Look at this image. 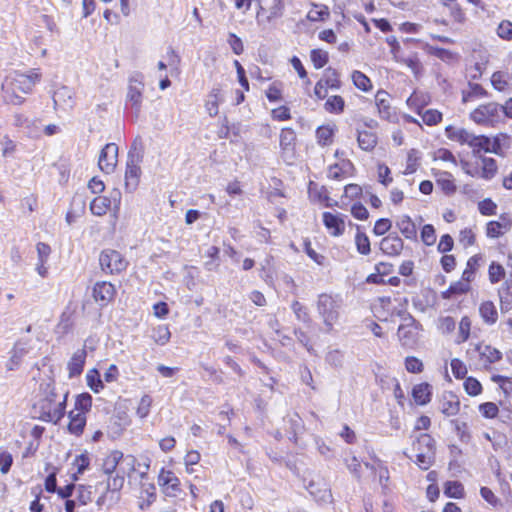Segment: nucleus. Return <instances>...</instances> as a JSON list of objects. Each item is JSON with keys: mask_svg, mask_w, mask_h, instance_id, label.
I'll list each match as a JSON object with an SVG mask.
<instances>
[{"mask_svg": "<svg viewBox=\"0 0 512 512\" xmlns=\"http://www.w3.org/2000/svg\"><path fill=\"white\" fill-rule=\"evenodd\" d=\"M53 101L56 109L72 110L75 106L74 92L66 86L60 87L55 91Z\"/></svg>", "mask_w": 512, "mask_h": 512, "instance_id": "23", "label": "nucleus"}, {"mask_svg": "<svg viewBox=\"0 0 512 512\" xmlns=\"http://www.w3.org/2000/svg\"><path fill=\"white\" fill-rule=\"evenodd\" d=\"M511 228V216L507 213H503L499 216V220L489 221L486 224L485 233L488 238L495 239L505 235Z\"/></svg>", "mask_w": 512, "mask_h": 512, "instance_id": "16", "label": "nucleus"}, {"mask_svg": "<svg viewBox=\"0 0 512 512\" xmlns=\"http://www.w3.org/2000/svg\"><path fill=\"white\" fill-rule=\"evenodd\" d=\"M158 483L169 496H175L180 491V480L170 470L162 469L160 471Z\"/></svg>", "mask_w": 512, "mask_h": 512, "instance_id": "22", "label": "nucleus"}, {"mask_svg": "<svg viewBox=\"0 0 512 512\" xmlns=\"http://www.w3.org/2000/svg\"><path fill=\"white\" fill-rule=\"evenodd\" d=\"M41 71L38 68L29 70L27 73L14 71L9 74L2 83L4 100L13 105H21L24 98L18 92L29 94L36 83L41 80Z\"/></svg>", "mask_w": 512, "mask_h": 512, "instance_id": "1", "label": "nucleus"}, {"mask_svg": "<svg viewBox=\"0 0 512 512\" xmlns=\"http://www.w3.org/2000/svg\"><path fill=\"white\" fill-rule=\"evenodd\" d=\"M335 134L334 127L330 125L320 126L316 130L317 142L321 146H328L332 144Z\"/></svg>", "mask_w": 512, "mask_h": 512, "instance_id": "49", "label": "nucleus"}, {"mask_svg": "<svg viewBox=\"0 0 512 512\" xmlns=\"http://www.w3.org/2000/svg\"><path fill=\"white\" fill-rule=\"evenodd\" d=\"M506 276V270L498 262H491L488 268V278L491 284H497L502 281Z\"/></svg>", "mask_w": 512, "mask_h": 512, "instance_id": "54", "label": "nucleus"}, {"mask_svg": "<svg viewBox=\"0 0 512 512\" xmlns=\"http://www.w3.org/2000/svg\"><path fill=\"white\" fill-rule=\"evenodd\" d=\"M99 264L105 274L118 275L128 268V260L117 250L104 249L99 255Z\"/></svg>", "mask_w": 512, "mask_h": 512, "instance_id": "9", "label": "nucleus"}, {"mask_svg": "<svg viewBox=\"0 0 512 512\" xmlns=\"http://www.w3.org/2000/svg\"><path fill=\"white\" fill-rule=\"evenodd\" d=\"M445 135L451 141L469 146L474 155L487 153L489 137L486 135H476L465 128L452 125L445 128Z\"/></svg>", "mask_w": 512, "mask_h": 512, "instance_id": "4", "label": "nucleus"}, {"mask_svg": "<svg viewBox=\"0 0 512 512\" xmlns=\"http://www.w3.org/2000/svg\"><path fill=\"white\" fill-rule=\"evenodd\" d=\"M144 83L141 79L131 78L129 81L126 108L131 109L136 116L139 115L143 101Z\"/></svg>", "mask_w": 512, "mask_h": 512, "instance_id": "13", "label": "nucleus"}, {"mask_svg": "<svg viewBox=\"0 0 512 512\" xmlns=\"http://www.w3.org/2000/svg\"><path fill=\"white\" fill-rule=\"evenodd\" d=\"M28 349L26 348L25 343L16 342L13 348L10 351L9 360L6 363L7 371H15L19 369L23 358L27 355Z\"/></svg>", "mask_w": 512, "mask_h": 512, "instance_id": "27", "label": "nucleus"}, {"mask_svg": "<svg viewBox=\"0 0 512 512\" xmlns=\"http://www.w3.org/2000/svg\"><path fill=\"white\" fill-rule=\"evenodd\" d=\"M142 160L143 152L136 146V143H134L128 152L125 170V190L128 193L135 192L139 186L142 174L140 167Z\"/></svg>", "mask_w": 512, "mask_h": 512, "instance_id": "5", "label": "nucleus"}, {"mask_svg": "<svg viewBox=\"0 0 512 512\" xmlns=\"http://www.w3.org/2000/svg\"><path fill=\"white\" fill-rule=\"evenodd\" d=\"M375 103L380 118L390 122H395L397 120L396 112L390 105L389 94L386 91H378L376 93Z\"/></svg>", "mask_w": 512, "mask_h": 512, "instance_id": "21", "label": "nucleus"}, {"mask_svg": "<svg viewBox=\"0 0 512 512\" xmlns=\"http://www.w3.org/2000/svg\"><path fill=\"white\" fill-rule=\"evenodd\" d=\"M479 314L483 322L487 325H494L498 320L497 308L490 300L484 301L480 304Z\"/></svg>", "mask_w": 512, "mask_h": 512, "instance_id": "34", "label": "nucleus"}, {"mask_svg": "<svg viewBox=\"0 0 512 512\" xmlns=\"http://www.w3.org/2000/svg\"><path fill=\"white\" fill-rule=\"evenodd\" d=\"M379 248L386 256L398 257L404 249V241L397 232H392L381 239Z\"/></svg>", "mask_w": 512, "mask_h": 512, "instance_id": "17", "label": "nucleus"}, {"mask_svg": "<svg viewBox=\"0 0 512 512\" xmlns=\"http://www.w3.org/2000/svg\"><path fill=\"white\" fill-rule=\"evenodd\" d=\"M395 227L402 236L410 241H417L418 230L414 221L408 215H400L395 219Z\"/></svg>", "mask_w": 512, "mask_h": 512, "instance_id": "24", "label": "nucleus"}, {"mask_svg": "<svg viewBox=\"0 0 512 512\" xmlns=\"http://www.w3.org/2000/svg\"><path fill=\"white\" fill-rule=\"evenodd\" d=\"M137 464V459L133 455L124 456L121 451L113 450L103 459L102 470L105 474L112 475L119 466V472L130 476Z\"/></svg>", "mask_w": 512, "mask_h": 512, "instance_id": "6", "label": "nucleus"}, {"mask_svg": "<svg viewBox=\"0 0 512 512\" xmlns=\"http://www.w3.org/2000/svg\"><path fill=\"white\" fill-rule=\"evenodd\" d=\"M412 397L418 405H426L432 398V386L429 383H420L413 387Z\"/></svg>", "mask_w": 512, "mask_h": 512, "instance_id": "32", "label": "nucleus"}, {"mask_svg": "<svg viewBox=\"0 0 512 512\" xmlns=\"http://www.w3.org/2000/svg\"><path fill=\"white\" fill-rule=\"evenodd\" d=\"M344 153L336 150L335 157L338 160L327 167V177L331 180L342 181L346 178L353 177L356 168L351 160L343 157Z\"/></svg>", "mask_w": 512, "mask_h": 512, "instance_id": "11", "label": "nucleus"}, {"mask_svg": "<svg viewBox=\"0 0 512 512\" xmlns=\"http://www.w3.org/2000/svg\"><path fill=\"white\" fill-rule=\"evenodd\" d=\"M491 380L498 384L506 396H512V377L493 375Z\"/></svg>", "mask_w": 512, "mask_h": 512, "instance_id": "62", "label": "nucleus"}, {"mask_svg": "<svg viewBox=\"0 0 512 512\" xmlns=\"http://www.w3.org/2000/svg\"><path fill=\"white\" fill-rule=\"evenodd\" d=\"M365 466L379 477V482L382 487H387L390 478L389 470L381 460L377 459L374 464L366 463Z\"/></svg>", "mask_w": 512, "mask_h": 512, "instance_id": "44", "label": "nucleus"}, {"mask_svg": "<svg viewBox=\"0 0 512 512\" xmlns=\"http://www.w3.org/2000/svg\"><path fill=\"white\" fill-rule=\"evenodd\" d=\"M430 101L431 97L428 93L423 91H414L407 99L406 104L411 110L417 114H421L423 108L427 106Z\"/></svg>", "mask_w": 512, "mask_h": 512, "instance_id": "30", "label": "nucleus"}, {"mask_svg": "<svg viewBox=\"0 0 512 512\" xmlns=\"http://www.w3.org/2000/svg\"><path fill=\"white\" fill-rule=\"evenodd\" d=\"M317 312L322 319L324 331L331 333L338 324L342 308V299L337 295L320 294L316 303Z\"/></svg>", "mask_w": 512, "mask_h": 512, "instance_id": "3", "label": "nucleus"}, {"mask_svg": "<svg viewBox=\"0 0 512 512\" xmlns=\"http://www.w3.org/2000/svg\"><path fill=\"white\" fill-rule=\"evenodd\" d=\"M222 90L219 87H214L208 93L205 101V109L209 116L215 117L219 113V105L223 102Z\"/></svg>", "mask_w": 512, "mask_h": 512, "instance_id": "28", "label": "nucleus"}, {"mask_svg": "<svg viewBox=\"0 0 512 512\" xmlns=\"http://www.w3.org/2000/svg\"><path fill=\"white\" fill-rule=\"evenodd\" d=\"M487 95L485 89L477 83H469V89L462 92V103H468L477 98H482Z\"/></svg>", "mask_w": 512, "mask_h": 512, "instance_id": "48", "label": "nucleus"}, {"mask_svg": "<svg viewBox=\"0 0 512 512\" xmlns=\"http://www.w3.org/2000/svg\"><path fill=\"white\" fill-rule=\"evenodd\" d=\"M500 305L502 311H508L512 308V282H505L498 290Z\"/></svg>", "mask_w": 512, "mask_h": 512, "instance_id": "43", "label": "nucleus"}, {"mask_svg": "<svg viewBox=\"0 0 512 512\" xmlns=\"http://www.w3.org/2000/svg\"><path fill=\"white\" fill-rule=\"evenodd\" d=\"M501 105L496 102H488L479 105L470 112L469 118L477 125L494 127L502 122Z\"/></svg>", "mask_w": 512, "mask_h": 512, "instance_id": "7", "label": "nucleus"}, {"mask_svg": "<svg viewBox=\"0 0 512 512\" xmlns=\"http://www.w3.org/2000/svg\"><path fill=\"white\" fill-rule=\"evenodd\" d=\"M310 58L313 66L316 69H321L328 63L329 54L322 49H313L310 53Z\"/></svg>", "mask_w": 512, "mask_h": 512, "instance_id": "59", "label": "nucleus"}, {"mask_svg": "<svg viewBox=\"0 0 512 512\" xmlns=\"http://www.w3.org/2000/svg\"><path fill=\"white\" fill-rule=\"evenodd\" d=\"M151 337L156 344L163 346L170 341L171 332L168 326L158 325L157 327L153 328Z\"/></svg>", "mask_w": 512, "mask_h": 512, "instance_id": "53", "label": "nucleus"}, {"mask_svg": "<svg viewBox=\"0 0 512 512\" xmlns=\"http://www.w3.org/2000/svg\"><path fill=\"white\" fill-rule=\"evenodd\" d=\"M427 126H436L442 121V113L437 109H428L419 114Z\"/></svg>", "mask_w": 512, "mask_h": 512, "instance_id": "57", "label": "nucleus"}, {"mask_svg": "<svg viewBox=\"0 0 512 512\" xmlns=\"http://www.w3.org/2000/svg\"><path fill=\"white\" fill-rule=\"evenodd\" d=\"M433 176L435 178L436 185L441 191L447 195H453L457 190L455 179L450 172L447 171H434Z\"/></svg>", "mask_w": 512, "mask_h": 512, "instance_id": "25", "label": "nucleus"}, {"mask_svg": "<svg viewBox=\"0 0 512 512\" xmlns=\"http://www.w3.org/2000/svg\"><path fill=\"white\" fill-rule=\"evenodd\" d=\"M283 83L281 81L272 82L265 92L270 102H278L282 100Z\"/></svg>", "mask_w": 512, "mask_h": 512, "instance_id": "60", "label": "nucleus"}, {"mask_svg": "<svg viewBox=\"0 0 512 512\" xmlns=\"http://www.w3.org/2000/svg\"><path fill=\"white\" fill-rule=\"evenodd\" d=\"M90 463L91 457L88 451H84L74 458L72 462V466L76 470L73 474L74 480H77L78 475H82L90 467Z\"/></svg>", "mask_w": 512, "mask_h": 512, "instance_id": "40", "label": "nucleus"}, {"mask_svg": "<svg viewBox=\"0 0 512 512\" xmlns=\"http://www.w3.org/2000/svg\"><path fill=\"white\" fill-rule=\"evenodd\" d=\"M141 502L139 503V508L141 510H145L150 507V505L156 499V487L152 483H143L141 486L140 493Z\"/></svg>", "mask_w": 512, "mask_h": 512, "instance_id": "36", "label": "nucleus"}, {"mask_svg": "<svg viewBox=\"0 0 512 512\" xmlns=\"http://www.w3.org/2000/svg\"><path fill=\"white\" fill-rule=\"evenodd\" d=\"M421 153L417 149H410L407 152L406 166L403 171L404 175H410L415 173L421 164Z\"/></svg>", "mask_w": 512, "mask_h": 512, "instance_id": "41", "label": "nucleus"}, {"mask_svg": "<svg viewBox=\"0 0 512 512\" xmlns=\"http://www.w3.org/2000/svg\"><path fill=\"white\" fill-rule=\"evenodd\" d=\"M471 320L468 316H463L459 322L458 333L455 339L456 344H462L466 342L470 337L471 331Z\"/></svg>", "mask_w": 512, "mask_h": 512, "instance_id": "51", "label": "nucleus"}, {"mask_svg": "<svg viewBox=\"0 0 512 512\" xmlns=\"http://www.w3.org/2000/svg\"><path fill=\"white\" fill-rule=\"evenodd\" d=\"M117 294L116 287L108 281L96 282L93 286L92 295L96 302L101 306H107L111 303Z\"/></svg>", "mask_w": 512, "mask_h": 512, "instance_id": "15", "label": "nucleus"}, {"mask_svg": "<svg viewBox=\"0 0 512 512\" xmlns=\"http://www.w3.org/2000/svg\"><path fill=\"white\" fill-rule=\"evenodd\" d=\"M481 169H479V176L485 180H491L497 173L498 167L496 160L491 157H481Z\"/></svg>", "mask_w": 512, "mask_h": 512, "instance_id": "39", "label": "nucleus"}, {"mask_svg": "<svg viewBox=\"0 0 512 512\" xmlns=\"http://www.w3.org/2000/svg\"><path fill=\"white\" fill-rule=\"evenodd\" d=\"M111 200L106 196H98L93 199L90 204L92 214L96 216H103L110 209Z\"/></svg>", "mask_w": 512, "mask_h": 512, "instance_id": "46", "label": "nucleus"}, {"mask_svg": "<svg viewBox=\"0 0 512 512\" xmlns=\"http://www.w3.org/2000/svg\"><path fill=\"white\" fill-rule=\"evenodd\" d=\"M330 17L329 8L323 4H313L306 18L311 22H324Z\"/></svg>", "mask_w": 512, "mask_h": 512, "instance_id": "38", "label": "nucleus"}, {"mask_svg": "<svg viewBox=\"0 0 512 512\" xmlns=\"http://www.w3.org/2000/svg\"><path fill=\"white\" fill-rule=\"evenodd\" d=\"M475 350L478 352L480 365L486 370L490 369L492 364L502 359V353L491 345L479 343L476 345Z\"/></svg>", "mask_w": 512, "mask_h": 512, "instance_id": "18", "label": "nucleus"}, {"mask_svg": "<svg viewBox=\"0 0 512 512\" xmlns=\"http://www.w3.org/2000/svg\"><path fill=\"white\" fill-rule=\"evenodd\" d=\"M309 196L313 201L324 204L326 207H333L337 204L331 200L329 193L324 186H318L317 184L310 183Z\"/></svg>", "mask_w": 512, "mask_h": 512, "instance_id": "31", "label": "nucleus"}, {"mask_svg": "<svg viewBox=\"0 0 512 512\" xmlns=\"http://www.w3.org/2000/svg\"><path fill=\"white\" fill-rule=\"evenodd\" d=\"M444 494L449 498L462 499L465 496L464 486L459 481H447L444 485Z\"/></svg>", "mask_w": 512, "mask_h": 512, "instance_id": "50", "label": "nucleus"}, {"mask_svg": "<svg viewBox=\"0 0 512 512\" xmlns=\"http://www.w3.org/2000/svg\"><path fill=\"white\" fill-rule=\"evenodd\" d=\"M357 141L362 150L371 151L377 145L378 137L372 131L362 130L358 132Z\"/></svg>", "mask_w": 512, "mask_h": 512, "instance_id": "37", "label": "nucleus"}, {"mask_svg": "<svg viewBox=\"0 0 512 512\" xmlns=\"http://www.w3.org/2000/svg\"><path fill=\"white\" fill-rule=\"evenodd\" d=\"M297 136L292 128H283L280 132L281 155L285 160H292L295 157Z\"/></svg>", "mask_w": 512, "mask_h": 512, "instance_id": "20", "label": "nucleus"}, {"mask_svg": "<svg viewBox=\"0 0 512 512\" xmlns=\"http://www.w3.org/2000/svg\"><path fill=\"white\" fill-rule=\"evenodd\" d=\"M509 140V137L505 134H498L493 138L489 137V144H488V152H492L495 154H501L503 146L506 145L507 141Z\"/></svg>", "mask_w": 512, "mask_h": 512, "instance_id": "56", "label": "nucleus"}, {"mask_svg": "<svg viewBox=\"0 0 512 512\" xmlns=\"http://www.w3.org/2000/svg\"><path fill=\"white\" fill-rule=\"evenodd\" d=\"M324 109L330 114L340 115L345 109V100L340 95H332L324 103Z\"/></svg>", "mask_w": 512, "mask_h": 512, "instance_id": "42", "label": "nucleus"}, {"mask_svg": "<svg viewBox=\"0 0 512 512\" xmlns=\"http://www.w3.org/2000/svg\"><path fill=\"white\" fill-rule=\"evenodd\" d=\"M92 407V396L85 392L77 396L75 401V409L77 410V413H86L90 411Z\"/></svg>", "mask_w": 512, "mask_h": 512, "instance_id": "58", "label": "nucleus"}, {"mask_svg": "<svg viewBox=\"0 0 512 512\" xmlns=\"http://www.w3.org/2000/svg\"><path fill=\"white\" fill-rule=\"evenodd\" d=\"M347 216L339 212H324L323 224L330 235L340 236L345 232Z\"/></svg>", "mask_w": 512, "mask_h": 512, "instance_id": "19", "label": "nucleus"}, {"mask_svg": "<svg viewBox=\"0 0 512 512\" xmlns=\"http://www.w3.org/2000/svg\"><path fill=\"white\" fill-rule=\"evenodd\" d=\"M440 410L447 417L455 416L460 411V400L456 395L446 393L440 400Z\"/></svg>", "mask_w": 512, "mask_h": 512, "instance_id": "29", "label": "nucleus"}, {"mask_svg": "<svg viewBox=\"0 0 512 512\" xmlns=\"http://www.w3.org/2000/svg\"><path fill=\"white\" fill-rule=\"evenodd\" d=\"M425 446V451H417L415 463L422 470L429 469L435 461V440L427 433L421 434L414 443L415 450H421Z\"/></svg>", "mask_w": 512, "mask_h": 512, "instance_id": "10", "label": "nucleus"}, {"mask_svg": "<svg viewBox=\"0 0 512 512\" xmlns=\"http://www.w3.org/2000/svg\"><path fill=\"white\" fill-rule=\"evenodd\" d=\"M152 403H153V399L150 395L145 394L144 396H142V398L139 401V404H138V407L136 410V414L141 419L146 418L150 413Z\"/></svg>", "mask_w": 512, "mask_h": 512, "instance_id": "64", "label": "nucleus"}, {"mask_svg": "<svg viewBox=\"0 0 512 512\" xmlns=\"http://www.w3.org/2000/svg\"><path fill=\"white\" fill-rule=\"evenodd\" d=\"M388 44L391 47V54L396 62L407 66L415 77H419L423 74L424 69L418 53H408L395 39L388 40Z\"/></svg>", "mask_w": 512, "mask_h": 512, "instance_id": "8", "label": "nucleus"}, {"mask_svg": "<svg viewBox=\"0 0 512 512\" xmlns=\"http://www.w3.org/2000/svg\"><path fill=\"white\" fill-rule=\"evenodd\" d=\"M329 89L337 90L341 87L340 74L332 67L325 69L320 79Z\"/></svg>", "mask_w": 512, "mask_h": 512, "instance_id": "45", "label": "nucleus"}, {"mask_svg": "<svg viewBox=\"0 0 512 512\" xmlns=\"http://www.w3.org/2000/svg\"><path fill=\"white\" fill-rule=\"evenodd\" d=\"M491 84L494 89L500 92L506 91L509 86L507 74L501 71L494 72L491 76Z\"/></svg>", "mask_w": 512, "mask_h": 512, "instance_id": "61", "label": "nucleus"}, {"mask_svg": "<svg viewBox=\"0 0 512 512\" xmlns=\"http://www.w3.org/2000/svg\"><path fill=\"white\" fill-rule=\"evenodd\" d=\"M285 10V4L284 0H272V4L267 10V16L266 21L271 22L275 19H278L283 16ZM266 12L265 8L260 6V9L257 12V19L259 20L260 17Z\"/></svg>", "mask_w": 512, "mask_h": 512, "instance_id": "33", "label": "nucleus"}, {"mask_svg": "<svg viewBox=\"0 0 512 512\" xmlns=\"http://www.w3.org/2000/svg\"><path fill=\"white\" fill-rule=\"evenodd\" d=\"M125 478L122 472H118L115 475H109L107 480V490L112 492L120 491L124 486Z\"/></svg>", "mask_w": 512, "mask_h": 512, "instance_id": "63", "label": "nucleus"}, {"mask_svg": "<svg viewBox=\"0 0 512 512\" xmlns=\"http://www.w3.org/2000/svg\"><path fill=\"white\" fill-rule=\"evenodd\" d=\"M118 145L115 143H108L101 150L98 160L100 170L106 174L114 172L118 163Z\"/></svg>", "mask_w": 512, "mask_h": 512, "instance_id": "14", "label": "nucleus"}, {"mask_svg": "<svg viewBox=\"0 0 512 512\" xmlns=\"http://www.w3.org/2000/svg\"><path fill=\"white\" fill-rule=\"evenodd\" d=\"M421 325L413 318L405 320L397 330L398 339L403 347L414 348L419 340Z\"/></svg>", "mask_w": 512, "mask_h": 512, "instance_id": "12", "label": "nucleus"}, {"mask_svg": "<svg viewBox=\"0 0 512 512\" xmlns=\"http://www.w3.org/2000/svg\"><path fill=\"white\" fill-rule=\"evenodd\" d=\"M430 53L449 64L456 63L460 59L459 54L444 48L432 47Z\"/></svg>", "mask_w": 512, "mask_h": 512, "instance_id": "55", "label": "nucleus"}, {"mask_svg": "<svg viewBox=\"0 0 512 512\" xmlns=\"http://www.w3.org/2000/svg\"><path fill=\"white\" fill-rule=\"evenodd\" d=\"M68 395V391L60 394L54 385L47 384L44 397L35 404L39 419L57 424L65 416Z\"/></svg>", "mask_w": 512, "mask_h": 512, "instance_id": "2", "label": "nucleus"}, {"mask_svg": "<svg viewBox=\"0 0 512 512\" xmlns=\"http://www.w3.org/2000/svg\"><path fill=\"white\" fill-rule=\"evenodd\" d=\"M87 386L95 393H99L104 389L103 381L97 369H90L86 374Z\"/></svg>", "mask_w": 512, "mask_h": 512, "instance_id": "52", "label": "nucleus"}, {"mask_svg": "<svg viewBox=\"0 0 512 512\" xmlns=\"http://www.w3.org/2000/svg\"><path fill=\"white\" fill-rule=\"evenodd\" d=\"M351 79L356 88L363 92H370L373 88L370 78L359 70H354Z\"/></svg>", "mask_w": 512, "mask_h": 512, "instance_id": "47", "label": "nucleus"}, {"mask_svg": "<svg viewBox=\"0 0 512 512\" xmlns=\"http://www.w3.org/2000/svg\"><path fill=\"white\" fill-rule=\"evenodd\" d=\"M69 419V433L77 437L81 436L84 432V428L86 425V415H84V413H74L73 411H71L69 413Z\"/></svg>", "mask_w": 512, "mask_h": 512, "instance_id": "35", "label": "nucleus"}, {"mask_svg": "<svg viewBox=\"0 0 512 512\" xmlns=\"http://www.w3.org/2000/svg\"><path fill=\"white\" fill-rule=\"evenodd\" d=\"M86 357L87 351L85 348L77 350L72 355L67 364L68 376L70 379L79 376L83 372Z\"/></svg>", "mask_w": 512, "mask_h": 512, "instance_id": "26", "label": "nucleus"}]
</instances>
